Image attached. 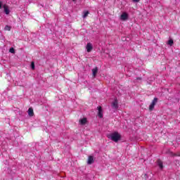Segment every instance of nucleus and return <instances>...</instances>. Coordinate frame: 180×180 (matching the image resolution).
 <instances>
[{
	"label": "nucleus",
	"mask_w": 180,
	"mask_h": 180,
	"mask_svg": "<svg viewBox=\"0 0 180 180\" xmlns=\"http://www.w3.org/2000/svg\"><path fill=\"white\" fill-rule=\"evenodd\" d=\"M120 134L117 132H115L111 134L110 136H108V139H110L112 141H115V143H117L120 139Z\"/></svg>",
	"instance_id": "obj_1"
},
{
	"label": "nucleus",
	"mask_w": 180,
	"mask_h": 180,
	"mask_svg": "<svg viewBox=\"0 0 180 180\" xmlns=\"http://www.w3.org/2000/svg\"><path fill=\"white\" fill-rule=\"evenodd\" d=\"M158 102V98H154L152 103L149 105V110H153L154 107L155 106V105H157Z\"/></svg>",
	"instance_id": "obj_2"
},
{
	"label": "nucleus",
	"mask_w": 180,
	"mask_h": 180,
	"mask_svg": "<svg viewBox=\"0 0 180 180\" xmlns=\"http://www.w3.org/2000/svg\"><path fill=\"white\" fill-rule=\"evenodd\" d=\"M111 106L112 109H118L119 108V103L117 102V99L114 100V101L112 103Z\"/></svg>",
	"instance_id": "obj_3"
},
{
	"label": "nucleus",
	"mask_w": 180,
	"mask_h": 180,
	"mask_svg": "<svg viewBox=\"0 0 180 180\" xmlns=\"http://www.w3.org/2000/svg\"><path fill=\"white\" fill-rule=\"evenodd\" d=\"M97 109H98V117H100V118H102V117H103V111H102V107H101V106H98V107H97Z\"/></svg>",
	"instance_id": "obj_4"
},
{
	"label": "nucleus",
	"mask_w": 180,
	"mask_h": 180,
	"mask_svg": "<svg viewBox=\"0 0 180 180\" xmlns=\"http://www.w3.org/2000/svg\"><path fill=\"white\" fill-rule=\"evenodd\" d=\"M121 20H127L128 18H129V15L127 13H123L121 15Z\"/></svg>",
	"instance_id": "obj_5"
},
{
	"label": "nucleus",
	"mask_w": 180,
	"mask_h": 180,
	"mask_svg": "<svg viewBox=\"0 0 180 180\" xmlns=\"http://www.w3.org/2000/svg\"><path fill=\"white\" fill-rule=\"evenodd\" d=\"M93 49H94V47L92 46V44L88 43L86 45L87 53H91V51H92Z\"/></svg>",
	"instance_id": "obj_6"
},
{
	"label": "nucleus",
	"mask_w": 180,
	"mask_h": 180,
	"mask_svg": "<svg viewBox=\"0 0 180 180\" xmlns=\"http://www.w3.org/2000/svg\"><path fill=\"white\" fill-rule=\"evenodd\" d=\"M95 160H94V156H89L87 160V164L89 165H91V164H94Z\"/></svg>",
	"instance_id": "obj_7"
},
{
	"label": "nucleus",
	"mask_w": 180,
	"mask_h": 180,
	"mask_svg": "<svg viewBox=\"0 0 180 180\" xmlns=\"http://www.w3.org/2000/svg\"><path fill=\"white\" fill-rule=\"evenodd\" d=\"M86 122H87V120L86 117H84V118L79 120V124H82V126H84V125L86 124Z\"/></svg>",
	"instance_id": "obj_8"
},
{
	"label": "nucleus",
	"mask_w": 180,
	"mask_h": 180,
	"mask_svg": "<svg viewBox=\"0 0 180 180\" xmlns=\"http://www.w3.org/2000/svg\"><path fill=\"white\" fill-rule=\"evenodd\" d=\"M158 165L160 169H164V165L162 164V161H161V160H158Z\"/></svg>",
	"instance_id": "obj_9"
},
{
	"label": "nucleus",
	"mask_w": 180,
	"mask_h": 180,
	"mask_svg": "<svg viewBox=\"0 0 180 180\" xmlns=\"http://www.w3.org/2000/svg\"><path fill=\"white\" fill-rule=\"evenodd\" d=\"M93 77H96V74H98V68H95L92 70Z\"/></svg>",
	"instance_id": "obj_10"
},
{
	"label": "nucleus",
	"mask_w": 180,
	"mask_h": 180,
	"mask_svg": "<svg viewBox=\"0 0 180 180\" xmlns=\"http://www.w3.org/2000/svg\"><path fill=\"white\" fill-rule=\"evenodd\" d=\"M28 115H29V116H33V115H34L33 108H30L28 109Z\"/></svg>",
	"instance_id": "obj_11"
},
{
	"label": "nucleus",
	"mask_w": 180,
	"mask_h": 180,
	"mask_svg": "<svg viewBox=\"0 0 180 180\" xmlns=\"http://www.w3.org/2000/svg\"><path fill=\"white\" fill-rule=\"evenodd\" d=\"M167 44L170 46H172L173 44H174V40L173 39H169L168 41H167Z\"/></svg>",
	"instance_id": "obj_12"
},
{
	"label": "nucleus",
	"mask_w": 180,
	"mask_h": 180,
	"mask_svg": "<svg viewBox=\"0 0 180 180\" xmlns=\"http://www.w3.org/2000/svg\"><path fill=\"white\" fill-rule=\"evenodd\" d=\"M4 12L6 13V15H9V9L8 8H6V6H4Z\"/></svg>",
	"instance_id": "obj_13"
},
{
	"label": "nucleus",
	"mask_w": 180,
	"mask_h": 180,
	"mask_svg": "<svg viewBox=\"0 0 180 180\" xmlns=\"http://www.w3.org/2000/svg\"><path fill=\"white\" fill-rule=\"evenodd\" d=\"M88 15H89V11H84L83 15V18L85 19V18H86Z\"/></svg>",
	"instance_id": "obj_14"
},
{
	"label": "nucleus",
	"mask_w": 180,
	"mask_h": 180,
	"mask_svg": "<svg viewBox=\"0 0 180 180\" xmlns=\"http://www.w3.org/2000/svg\"><path fill=\"white\" fill-rule=\"evenodd\" d=\"M4 30H8V32H10L11 30V26L9 25H6L4 27Z\"/></svg>",
	"instance_id": "obj_15"
},
{
	"label": "nucleus",
	"mask_w": 180,
	"mask_h": 180,
	"mask_svg": "<svg viewBox=\"0 0 180 180\" xmlns=\"http://www.w3.org/2000/svg\"><path fill=\"white\" fill-rule=\"evenodd\" d=\"M9 52L11 53L12 54H15V49L11 48L9 50Z\"/></svg>",
	"instance_id": "obj_16"
},
{
	"label": "nucleus",
	"mask_w": 180,
	"mask_h": 180,
	"mask_svg": "<svg viewBox=\"0 0 180 180\" xmlns=\"http://www.w3.org/2000/svg\"><path fill=\"white\" fill-rule=\"evenodd\" d=\"M31 68L32 70H34V68H36V66H34V62L31 63Z\"/></svg>",
	"instance_id": "obj_17"
},
{
	"label": "nucleus",
	"mask_w": 180,
	"mask_h": 180,
	"mask_svg": "<svg viewBox=\"0 0 180 180\" xmlns=\"http://www.w3.org/2000/svg\"><path fill=\"white\" fill-rule=\"evenodd\" d=\"M0 9H2V1H0Z\"/></svg>",
	"instance_id": "obj_18"
},
{
	"label": "nucleus",
	"mask_w": 180,
	"mask_h": 180,
	"mask_svg": "<svg viewBox=\"0 0 180 180\" xmlns=\"http://www.w3.org/2000/svg\"><path fill=\"white\" fill-rule=\"evenodd\" d=\"M133 2H140V0H133Z\"/></svg>",
	"instance_id": "obj_19"
},
{
	"label": "nucleus",
	"mask_w": 180,
	"mask_h": 180,
	"mask_svg": "<svg viewBox=\"0 0 180 180\" xmlns=\"http://www.w3.org/2000/svg\"><path fill=\"white\" fill-rule=\"evenodd\" d=\"M136 79L141 81V77H137Z\"/></svg>",
	"instance_id": "obj_20"
},
{
	"label": "nucleus",
	"mask_w": 180,
	"mask_h": 180,
	"mask_svg": "<svg viewBox=\"0 0 180 180\" xmlns=\"http://www.w3.org/2000/svg\"><path fill=\"white\" fill-rule=\"evenodd\" d=\"M176 162H177V164H179V165H180V164H179V161H177Z\"/></svg>",
	"instance_id": "obj_21"
},
{
	"label": "nucleus",
	"mask_w": 180,
	"mask_h": 180,
	"mask_svg": "<svg viewBox=\"0 0 180 180\" xmlns=\"http://www.w3.org/2000/svg\"><path fill=\"white\" fill-rule=\"evenodd\" d=\"M72 1H73V2L75 1V0H72Z\"/></svg>",
	"instance_id": "obj_22"
}]
</instances>
